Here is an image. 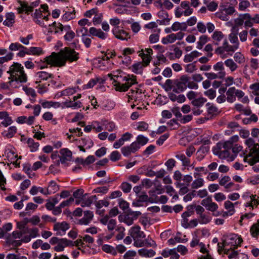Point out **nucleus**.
Instances as JSON below:
<instances>
[{
    "label": "nucleus",
    "instance_id": "nucleus-19",
    "mask_svg": "<svg viewBox=\"0 0 259 259\" xmlns=\"http://www.w3.org/2000/svg\"><path fill=\"white\" fill-rule=\"evenodd\" d=\"M35 77L36 78L35 83H38L41 81L47 80L49 78H53V75L52 74L46 71H39L36 74Z\"/></svg>",
    "mask_w": 259,
    "mask_h": 259
},
{
    "label": "nucleus",
    "instance_id": "nucleus-37",
    "mask_svg": "<svg viewBox=\"0 0 259 259\" xmlns=\"http://www.w3.org/2000/svg\"><path fill=\"white\" fill-rule=\"evenodd\" d=\"M138 253L140 255L145 257H152L155 254V252L152 249H146L142 248L138 250Z\"/></svg>",
    "mask_w": 259,
    "mask_h": 259
},
{
    "label": "nucleus",
    "instance_id": "nucleus-21",
    "mask_svg": "<svg viewBox=\"0 0 259 259\" xmlns=\"http://www.w3.org/2000/svg\"><path fill=\"white\" fill-rule=\"evenodd\" d=\"M91 34L97 36L101 39H105L107 37V34L105 33L100 29H97L95 27H91L89 30Z\"/></svg>",
    "mask_w": 259,
    "mask_h": 259
},
{
    "label": "nucleus",
    "instance_id": "nucleus-11",
    "mask_svg": "<svg viewBox=\"0 0 259 259\" xmlns=\"http://www.w3.org/2000/svg\"><path fill=\"white\" fill-rule=\"evenodd\" d=\"M19 6L17 7V10L19 14L25 13L27 15L32 12V9L29 6V4L25 1L18 0Z\"/></svg>",
    "mask_w": 259,
    "mask_h": 259
},
{
    "label": "nucleus",
    "instance_id": "nucleus-43",
    "mask_svg": "<svg viewBox=\"0 0 259 259\" xmlns=\"http://www.w3.org/2000/svg\"><path fill=\"white\" fill-rule=\"evenodd\" d=\"M66 107H71L74 109L79 108L81 106V103L80 101H66L64 103Z\"/></svg>",
    "mask_w": 259,
    "mask_h": 259
},
{
    "label": "nucleus",
    "instance_id": "nucleus-62",
    "mask_svg": "<svg viewBox=\"0 0 259 259\" xmlns=\"http://www.w3.org/2000/svg\"><path fill=\"white\" fill-rule=\"evenodd\" d=\"M167 125L170 127V129L171 130H176V129L178 128L180 126V124L175 119H172L170 120L168 122Z\"/></svg>",
    "mask_w": 259,
    "mask_h": 259
},
{
    "label": "nucleus",
    "instance_id": "nucleus-56",
    "mask_svg": "<svg viewBox=\"0 0 259 259\" xmlns=\"http://www.w3.org/2000/svg\"><path fill=\"white\" fill-rule=\"evenodd\" d=\"M232 144V147L231 148L233 154H231V156H234L235 159L237 154L242 150V147L238 144Z\"/></svg>",
    "mask_w": 259,
    "mask_h": 259
},
{
    "label": "nucleus",
    "instance_id": "nucleus-24",
    "mask_svg": "<svg viewBox=\"0 0 259 259\" xmlns=\"http://www.w3.org/2000/svg\"><path fill=\"white\" fill-rule=\"evenodd\" d=\"M6 19L4 21V25L8 27H12L15 23V16L13 13H8L6 14Z\"/></svg>",
    "mask_w": 259,
    "mask_h": 259
},
{
    "label": "nucleus",
    "instance_id": "nucleus-40",
    "mask_svg": "<svg viewBox=\"0 0 259 259\" xmlns=\"http://www.w3.org/2000/svg\"><path fill=\"white\" fill-rule=\"evenodd\" d=\"M28 49L29 55L39 56L44 53V51L40 47H31Z\"/></svg>",
    "mask_w": 259,
    "mask_h": 259
},
{
    "label": "nucleus",
    "instance_id": "nucleus-63",
    "mask_svg": "<svg viewBox=\"0 0 259 259\" xmlns=\"http://www.w3.org/2000/svg\"><path fill=\"white\" fill-rule=\"evenodd\" d=\"M143 66H145V65H143L141 62L136 63L132 66L133 71L136 73H141Z\"/></svg>",
    "mask_w": 259,
    "mask_h": 259
},
{
    "label": "nucleus",
    "instance_id": "nucleus-64",
    "mask_svg": "<svg viewBox=\"0 0 259 259\" xmlns=\"http://www.w3.org/2000/svg\"><path fill=\"white\" fill-rule=\"evenodd\" d=\"M121 190L125 193H129L132 189V185L127 182H123L120 186Z\"/></svg>",
    "mask_w": 259,
    "mask_h": 259
},
{
    "label": "nucleus",
    "instance_id": "nucleus-31",
    "mask_svg": "<svg viewBox=\"0 0 259 259\" xmlns=\"http://www.w3.org/2000/svg\"><path fill=\"white\" fill-rule=\"evenodd\" d=\"M17 129L16 126H12L10 127L7 130L4 131L2 133L4 137L7 138H11L14 136L17 133Z\"/></svg>",
    "mask_w": 259,
    "mask_h": 259
},
{
    "label": "nucleus",
    "instance_id": "nucleus-26",
    "mask_svg": "<svg viewBox=\"0 0 259 259\" xmlns=\"http://www.w3.org/2000/svg\"><path fill=\"white\" fill-rule=\"evenodd\" d=\"M226 100L229 103H233L236 100L235 97V88L231 87L226 92Z\"/></svg>",
    "mask_w": 259,
    "mask_h": 259
},
{
    "label": "nucleus",
    "instance_id": "nucleus-59",
    "mask_svg": "<svg viewBox=\"0 0 259 259\" xmlns=\"http://www.w3.org/2000/svg\"><path fill=\"white\" fill-rule=\"evenodd\" d=\"M125 229L123 227H117L116 229V231L118 233L116 236V239L118 240H121L125 236L124 233Z\"/></svg>",
    "mask_w": 259,
    "mask_h": 259
},
{
    "label": "nucleus",
    "instance_id": "nucleus-41",
    "mask_svg": "<svg viewBox=\"0 0 259 259\" xmlns=\"http://www.w3.org/2000/svg\"><path fill=\"white\" fill-rule=\"evenodd\" d=\"M6 242L14 246H19L21 245V241L14 239L11 235H9L6 238Z\"/></svg>",
    "mask_w": 259,
    "mask_h": 259
},
{
    "label": "nucleus",
    "instance_id": "nucleus-28",
    "mask_svg": "<svg viewBox=\"0 0 259 259\" xmlns=\"http://www.w3.org/2000/svg\"><path fill=\"white\" fill-rule=\"evenodd\" d=\"M59 186L54 181H51L49 182L48 188V195L54 194L59 190Z\"/></svg>",
    "mask_w": 259,
    "mask_h": 259
},
{
    "label": "nucleus",
    "instance_id": "nucleus-35",
    "mask_svg": "<svg viewBox=\"0 0 259 259\" xmlns=\"http://www.w3.org/2000/svg\"><path fill=\"white\" fill-rule=\"evenodd\" d=\"M96 199L97 197L96 195L88 197L87 198H85L84 196V198L81 202V206L82 207H89L92 204L93 201Z\"/></svg>",
    "mask_w": 259,
    "mask_h": 259
},
{
    "label": "nucleus",
    "instance_id": "nucleus-60",
    "mask_svg": "<svg viewBox=\"0 0 259 259\" xmlns=\"http://www.w3.org/2000/svg\"><path fill=\"white\" fill-rule=\"evenodd\" d=\"M37 205L34 204L33 203H28L25 208L26 213H31L33 212L37 208Z\"/></svg>",
    "mask_w": 259,
    "mask_h": 259
},
{
    "label": "nucleus",
    "instance_id": "nucleus-14",
    "mask_svg": "<svg viewBox=\"0 0 259 259\" xmlns=\"http://www.w3.org/2000/svg\"><path fill=\"white\" fill-rule=\"evenodd\" d=\"M137 145V144L132 143L130 146L122 147L121 149L122 154L124 156H128L132 153H135L139 150Z\"/></svg>",
    "mask_w": 259,
    "mask_h": 259
},
{
    "label": "nucleus",
    "instance_id": "nucleus-29",
    "mask_svg": "<svg viewBox=\"0 0 259 259\" xmlns=\"http://www.w3.org/2000/svg\"><path fill=\"white\" fill-rule=\"evenodd\" d=\"M224 64L232 72L236 71L238 68L237 63L232 59L226 60L224 62Z\"/></svg>",
    "mask_w": 259,
    "mask_h": 259
},
{
    "label": "nucleus",
    "instance_id": "nucleus-4",
    "mask_svg": "<svg viewBox=\"0 0 259 259\" xmlns=\"http://www.w3.org/2000/svg\"><path fill=\"white\" fill-rule=\"evenodd\" d=\"M189 80V77L186 75H183L180 79L171 80L167 79L163 85L165 91H172L173 93H180L183 92L187 88V83Z\"/></svg>",
    "mask_w": 259,
    "mask_h": 259
},
{
    "label": "nucleus",
    "instance_id": "nucleus-46",
    "mask_svg": "<svg viewBox=\"0 0 259 259\" xmlns=\"http://www.w3.org/2000/svg\"><path fill=\"white\" fill-rule=\"evenodd\" d=\"M233 58L234 61L239 64L244 63L245 61V59L244 55L240 52H236L234 54Z\"/></svg>",
    "mask_w": 259,
    "mask_h": 259
},
{
    "label": "nucleus",
    "instance_id": "nucleus-6",
    "mask_svg": "<svg viewBox=\"0 0 259 259\" xmlns=\"http://www.w3.org/2000/svg\"><path fill=\"white\" fill-rule=\"evenodd\" d=\"M128 234L134 240V245L137 247L143 246H151L152 244L149 242L147 239L143 240L146 237L144 232L141 230L139 225H135L128 230Z\"/></svg>",
    "mask_w": 259,
    "mask_h": 259
},
{
    "label": "nucleus",
    "instance_id": "nucleus-23",
    "mask_svg": "<svg viewBox=\"0 0 259 259\" xmlns=\"http://www.w3.org/2000/svg\"><path fill=\"white\" fill-rule=\"evenodd\" d=\"M224 35L221 31H214L211 35L212 41L215 45H219L220 42L223 39Z\"/></svg>",
    "mask_w": 259,
    "mask_h": 259
},
{
    "label": "nucleus",
    "instance_id": "nucleus-8",
    "mask_svg": "<svg viewBox=\"0 0 259 259\" xmlns=\"http://www.w3.org/2000/svg\"><path fill=\"white\" fill-rule=\"evenodd\" d=\"M238 48L233 45L229 44L227 39H225L221 46L218 47L215 50V53L220 56L222 59L232 56L235 51Z\"/></svg>",
    "mask_w": 259,
    "mask_h": 259
},
{
    "label": "nucleus",
    "instance_id": "nucleus-1",
    "mask_svg": "<svg viewBox=\"0 0 259 259\" xmlns=\"http://www.w3.org/2000/svg\"><path fill=\"white\" fill-rule=\"evenodd\" d=\"M79 59V54L74 49L66 47L58 53L53 52L51 55L45 57V62L51 66L62 67L66 61L72 62Z\"/></svg>",
    "mask_w": 259,
    "mask_h": 259
},
{
    "label": "nucleus",
    "instance_id": "nucleus-13",
    "mask_svg": "<svg viewBox=\"0 0 259 259\" xmlns=\"http://www.w3.org/2000/svg\"><path fill=\"white\" fill-rule=\"evenodd\" d=\"M60 161L61 163H65L71 160L72 158V152L67 148H63L60 150Z\"/></svg>",
    "mask_w": 259,
    "mask_h": 259
},
{
    "label": "nucleus",
    "instance_id": "nucleus-61",
    "mask_svg": "<svg viewBox=\"0 0 259 259\" xmlns=\"http://www.w3.org/2000/svg\"><path fill=\"white\" fill-rule=\"evenodd\" d=\"M211 220V218L204 213L199 215V222L202 224H206Z\"/></svg>",
    "mask_w": 259,
    "mask_h": 259
},
{
    "label": "nucleus",
    "instance_id": "nucleus-18",
    "mask_svg": "<svg viewBox=\"0 0 259 259\" xmlns=\"http://www.w3.org/2000/svg\"><path fill=\"white\" fill-rule=\"evenodd\" d=\"M0 119L3 120L1 125L5 127H7L13 123L12 118L6 111L0 112Z\"/></svg>",
    "mask_w": 259,
    "mask_h": 259
},
{
    "label": "nucleus",
    "instance_id": "nucleus-45",
    "mask_svg": "<svg viewBox=\"0 0 259 259\" xmlns=\"http://www.w3.org/2000/svg\"><path fill=\"white\" fill-rule=\"evenodd\" d=\"M27 143L31 152L36 151L38 149L39 146V143L37 142H35L34 140L32 138H29L27 140Z\"/></svg>",
    "mask_w": 259,
    "mask_h": 259
},
{
    "label": "nucleus",
    "instance_id": "nucleus-10",
    "mask_svg": "<svg viewBox=\"0 0 259 259\" xmlns=\"http://www.w3.org/2000/svg\"><path fill=\"white\" fill-rule=\"evenodd\" d=\"M201 204L204 206L207 210L211 212L216 211L218 208V204L212 202L210 196H208L205 198L203 199L201 201Z\"/></svg>",
    "mask_w": 259,
    "mask_h": 259
},
{
    "label": "nucleus",
    "instance_id": "nucleus-20",
    "mask_svg": "<svg viewBox=\"0 0 259 259\" xmlns=\"http://www.w3.org/2000/svg\"><path fill=\"white\" fill-rule=\"evenodd\" d=\"M168 98L172 102H177L178 103H183L185 102L186 98L184 95H176L173 92L169 93L168 94Z\"/></svg>",
    "mask_w": 259,
    "mask_h": 259
},
{
    "label": "nucleus",
    "instance_id": "nucleus-3",
    "mask_svg": "<svg viewBox=\"0 0 259 259\" xmlns=\"http://www.w3.org/2000/svg\"><path fill=\"white\" fill-rule=\"evenodd\" d=\"M7 73L10 74L9 81L10 85L14 81L21 83H25L28 80L26 73L24 70V67L19 63H14L9 68Z\"/></svg>",
    "mask_w": 259,
    "mask_h": 259
},
{
    "label": "nucleus",
    "instance_id": "nucleus-39",
    "mask_svg": "<svg viewBox=\"0 0 259 259\" xmlns=\"http://www.w3.org/2000/svg\"><path fill=\"white\" fill-rule=\"evenodd\" d=\"M206 101L205 98L200 97L192 100L191 103L193 106L202 108Z\"/></svg>",
    "mask_w": 259,
    "mask_h": 259
},
{
    "label": "nucleus",
    "instance_id": "nucleus-44",
    "mask_svg": "<svg viewBox=\"0 0 259 259\" xmlns=\"http://www.w3.org/2000/svg\"><path fill=\"white\" fill-rule=\"evenodd\" d=\"M250 232L253 237H257L259 236V221L251 227Z\"/></svg>",
    "mask_w": 259,
    "mask_h": 259
},
{
    "label": "nucleus",
    "instance_id": "nucleus-33",
    "mask_svg": "<svg viewBox=\"0 0 259 259\" xmlns=\"http://www.w3.org/2000/svg\"><path fill=\"white\" fill-rule=\"evenodd\" d=\"M171 29L174 31H177L179 30L185 31L187 29L186 23H180L179 22H175L171 25Z\"/></svg>",
    "mask_w": 259,
    "mask_h": 259
},
{
    "label": "nucleus",
    "instance_id": "nucleus-51",
    "mask_svg": "<svg viewBox=\"0 0 259 259\" xmlns=\"http://www.w3.org/2000/svg\"><path fill=\"white\" fill-rule=\"evenodd\" d=\"M225 249V253L228 255V258L230 259L235 258L238 255L237 251L234 250L233 247L230 249V247Z\"/></svg>",
    "mask_w": 259,
    "mask_h": 259
},
{
    "label": "nucleus",
    "instance_id": "nucleus-12",
    "mask_svg": "<svg viewBox=\"0 0 259 259\" xmlns=\"http://www.w3.org/2000/svg\"><path fill=\"white\" fill-rule=\"evenodd\" d=\"M73 241L68 240L66 238L60 239V241L54 247L56 251H62L64 248L67 246H73Z\"/></svg>",
    "mask_w": 259,
    "mask_h": 259
},
{
    "label": "nucleus",
    "instance_id": "nucleus-2",
    "mask_svg": "<svg viewBox=\"0 0 259 259\" xmlns=\"http://www.w3.org/2000/svg\"><path fill=\"white\" fill-rule=\"evenodd\" d=\"M238 140V136L235 135L231 137L228 141L219 142L213 148V154L221 159H226L228 161H233L234 156H231L230 150L232 147V144Z\"/></svg>",
    "mask_w": 259,
    "mask_h": 259
},
{
    "label": "nucleus",
    "instance_id": "nucleus-48",
    "mask_svg": "<svg viewBox=\"0 0 259 259\" xmlns=\"http://www.w3.org/2000/svg\"><path fill=\"white\" fill-rule=\"evenodd\" d=\"M204 181L202 178H197L195 179L191 184L192 189H198L204 185Z\"/></svg>",
    "mask_w": 259,
    "mask_h": 259
},
{
    "label": "nucleus",
    "instance_id": "nucleus-34",
    "mask_svg": "<svg viewBox=\"0 0 259 259\" xmlns=\"http://www.w3.org/2000/svg\"><path fill=\"white\" fill-rule=\"evenodd\" d=\"M50 14H47L46 16H44L40 20H36V23L39 25L40 26L47 28L50 25V23L49 22V18Z\"/></svg>",
    "mask_w": 259,
    "mask_h": 259
},
{
    "label": "nucleus",
    "instance_id": "nucleus-52",
    "mask_svg": "<svg viewBox=\"0 0 259 259\" xmlns=\"http://www.w3.org/2000/svg\"><path fill=\"white\" fill-rule=\"evenodd\" d=\"M52 27L55 28V33H58L60 32H62L65 29V25H63L60 22H54L52 23Z\"/></svg>",
    "mask_w": 259,
    "mask_h": 259
},
{
    "label": "nucleus",
    "instance_id": "nucleus-49",
    "mask_svg": "<svg viewBox=\"0 0 259 259\" xmlns=\"http://www.w3.org/2000/svg\"><path fill=\"white\" fill-rule=\"evenodd\" d=\"M250 92L254 96H259V82H255L249 86Z\"/></svg>",
    "mask_w": 259,
    "mask_h": 259
},
{
    "label": "nucleus",
    "instance_id": "nucleus-9",
    "mask_svg": "<svg viewBox=\"0 0 259 259\" xmlns=\"http://www.w3.org/2000/svg\"><path fill=\"white\" fill-rule=\"evenodd\" d=\"M100 222L103 225H107L108 230L111 232L114 230L116 231L117 228L119 227L117 226L116 220L113 219H110L109 216L107 215L100 219Z\"/></svg>",
    "mask_w": 259,
    "mask_h": 259
},
{
    "label": "nucleus",
    "instance_id": "nucleus-53",
    "mask_svg": "<svg viewBox=\"0 0 259 259\" xmlns=\"http://www.w3.org/2000/svg\"><path fill=\"white\" fill-rule=\"evenodd\" d=\"M9 49L11 51H15L21 49L27 50V48L18 42L12 43L9 46Z\"/></svg>",
    "mask_w": 259,
    "mask_h": 259
},
{
    "label": "nucleus",
    "instance_id": "nucleus-58",
    "mask_svg": "<svg viewBox=\"0 0 259 259\" xmlns=\"http://www.w3.org/2000/svg\"><path fill=\"white\" fill-rule=\"evenodd\" d=\"M23 90L25 92L26 94L28 96H30L33 98H35L36 94L34 89L31 88H28L27 86L23 87Z\"/></svg>",
    "mask_w": 259,
    "mask_h": 259
},
{
    "label": "nucleus",
    "instance_id": "nucleus-47",
    "mask_svg": "<svg viewBox=\"0 0 259 259\" xmlns=\"http://www.w3.org/2000/svg\"><path fill=\"white\" fill-rule=\"evenodd\" d=\"M209 38L206 35H202L200 36L199 41L197 42V48L201 49L203 46L208 41Z\"/></svg>",
    "mask_w": 259,
    "mask_h": 259
},
{
    "label": "nucleus",
    "instance_id": "nucleus-57",
    "mask_svg": "<svg viewBox=\"0 0 259 259\" xmlns=\"http://www.w3.org/2000/svg\"><path fill=\"white\" fill-rule=\"evenodd\" d=\"M34 21L36 23V20H40L45 15H43L42 11L39 9H36L35 12L32 15Z\"/></svg>",
    "mask_w": 259,
    "mask_h": 259
},
{
    "label": "nucleus",
    "instance_id": "nucleus-54",
    "mask_svg": "<svg viewBox=\"0 0 259 259\" xmlns=\"http://www.w3.org/2000/svg\"><path fill=\"white\" fill-rule=\"evenodd\" d=\"M224 206L226 209L228 210L230 215L234 213L235 211L234 204L231 201H226L224 203Z\"/></svg>",
    "mask_w": 259,
    "mask_h": 259
},
{
    "label": "nucleus",
    "instance_id": "nucleus-42",
    "mask_svg": "<svg viewBox=\"0 0 259 259\" xmlns=\"http://www.w3.org/2000/svg\"><path fill=\"white\" fill-rule=\"evenodd\" d=\"M148 141V139L143 135H139L136 139V141L133 142L137 144L138 146V149L140 147L145 145Z\"/></svg>",
    "mask_w": 259,
    "mask_h": 259
},
{
    "label": "nucleus",
    "instance_id": "nucleus-7",
    "mask_svg": "<svg viewBox=\"0 0 259 259\" xmlns=\"http://www.w3.org/2000/svg\"><path fill=\"white\" fill-rule=\"evenodd\" d=\"M107 76L110 78L111 80H113V82L114 83V86L115 87V90L116 91L119 92H125L127 91L130 87H131L133 84L137 83L136 82V77L133 76L132 77H131L129 75L122 78L121 76H116L117 78H121L122 81H125V82L124 83H121L120 81L113 79V75L111 73L108 74ZM114 76L115 77V76Z\"/></svg>",
    "mask_w": 259,
    "mask_h": 259
},
{
    "label": "nucleus",
    "instance_id": "nucleus-5",
    "mask_svg": "<svg viewBox=\"0 0 259 259\" xmlns=\"http://www.w3.org/2000/svg\"><path fill=\"white\" fill-rule=\"evenodd\" d=\"M245 144L249 148V152L244 157L243 160L253 165L259 162V144L255 143L252 139L249 138L246 140Z\"/></svg>",
    "mask_w": 259,
    "mask_h": 259
},
{
    "label": "nucleus",
    "instance_id": "nucleus-50",
    "mask_svg": "<svg viewBox=\"0 0 259 259\" xmlns=\"http://www.w3.org/2000/svg\"><path fill=\"white\" fill-rule=\"evenodd\" d=\"M176 40L174 33L170 34L162 39V42L163 44H171Z\"/></svg>",
    "mask_w": 259,
    "mask_h": 259
},
{
    "label": "nucleus",
    "instance_id": "nucleus-22",
    "mask_svg": "<svg viewBox=\"0 0 259 259\" xmlns=\"http://www.w3.org/2000/svg\"><path fill=\"white\" fill-rule=\"evenodd\" d=\"M229 240L230 241L226 243L225 244L226 245L227 244L230 245V249H231L232 247H233L234 249L236 248L242 242V239L236 235L230 238Z\"/></svg>",
    "mask_w": 259,
    "mask_h": 259
},
{
    "label": "nucleus",
    "instance_id": "nucleus-27",
    "mask_svg": "<svg viewBox=\"0 0 259 259\" xmlns=\"http://www.w3.org/2000/svg\"><path fill=\"white\" fill-rule=\"evenodd\" d=\"M69 228L68 224L65 222L57 223L54 225V230L61 233V231L65 232Z\"/></svg>",
    "mask_w": 259,
    "mask_h": 259
},
{
    "label": "nucleus",
    "instance_id": "nucleus-17",
    "mask_svg": "<svg viewBox=\"0 0 259 259\" xmlns=\"http://www.w3.org/2000/svg\"><path fill=\"white\" fill-rule=\"evenodd\" d=\"M112 32L117 38L121 40H126L129 37L128 34L124 30L119 29V26L115 27Z\"/></svg>",
    "mask_w": 259,
    "mask_h": 259
},
{
    "label": "nucleus",
    "instance_id": "nucleus-25",
    "mask_svg": "<svg viewBox=\"0 0 259 259\" xmlns=\"http://www.w3.org/2000/svg\"><path fill=\"white\" fill-rule=\"evenodd\" d=\"M64 31L66 32L64 38L65 40L71 41L75 36V33L71 29L69 25H65V29Z\"/></svg>",
    "mask_w": 259,
    "mask_h": 259
},
{
    "label": "nucleus",
    "instance_id": "nucleus-16",
    "mask_svg": "<svg viewBox=\"0 0 259 259\" xmlns=\"http://www.w3.org/2000/svg\"><path fill=\"white\" fill-rule=\"evenodd\" d=\"M237 35L238 29H236L235 27H233L231 29V32L229 34V40L232 45L239 48V41Z\"/></svg>",
    "mask_w": 259,
    "mask_h": 259
},
{
    "label": "nucleus",
    "instance_id": "nucleus-32",
    "mask_svg": "<svg viewBox=\"0 0 259 259\" xmlns=\"http://www.w3.org/2000/svg\"><path fill=\"white\" fill-rule=\"evenodd\" d=\"M137 199L139 200V201L142 202H149L150 203H154V200L152 197H149L146 194V193L143 191L142 193L137 196Z\"/></svg>",
    "mask_w": 259,
    "mask_h": 259
},
{
    "label": "nucleus",
    "instance_id": "nucleus-15",
    "mask_svg": "<svg viewBox=\"0 0 259 259\" xmlns=\"http://www.w3.org/2000/svg\"><path fill=\"white\" fill-rule=\"evenodd\" d=\"M145 51L146 53V54L144 53L143 49L141 50L139 52V56L142 59L143 61L145 64V66H147L151 61V57L150 55L152 54L153 51L151 49L148 48L146 49Z\"/></svg>",
    "mask_w": 259,
    "mask_h": 259
},
{
    "label": "nucleus",
    "instance_id": "nucleus-55",
    "mask_svg": "<svg viewBox=\"0 0 259 259\" xmlns=\"http://www.w3.org/2000/svg\"><path fill=\"white\" fill-rule=\"evenodd\" d=\"M102 249L105 252L111 253L114 255H115L117 254L116 249L109 245H105L103 246Z\"/></svg>",
    "mask_w": 259,
    "mask_h": 259
},
{
    "label": "nucleus",
    "instance_id": "nucleus-36",
    "mask_svg": "<svg viewBox=\"0 0 259 259\" xmlns=\"http://www.w3.org/2000/svg\"><path fill=\"white\" fill-rule=\"evenodd\" d=\"M41 104L44 108H50L51 107L57 108L61 106V104L58 102L44 101L41 102Z\"/></svg>",
    "mask_w": 259,
    "mask_h": 259
},
{
    "label": "nucleus",
    "instance_id": "nucleus-30",
    "mask_svg": "<svg viewBox=\"0 0 259 259\" xmlns=\"http://www.w3.org/2000/svg\"><path fill=\"white\" fill-rule=\"evenodd\" d=\"M234 109L238 112L243 113L245 115H249L251 113V111L249 107H244L241 104L235 105Z\"/></svg>",
    "mask_w": 259,
    "mask_h": 259
},
{
    "label": "nucleus",
    "instance_id": "nucleus-38",
    "mask_svg": "<svg viewBox=\"0 0 259 259\" xmlns=\"http://www.w3.org/2000/svg\"><path fill=\"white\" fill-rule=\"evenodd\" d=\"M226 75L225 72H219L218 74L213 72L205 73V75L208 79H214L216 78H223Z\"/></svg>",
    "mask_w": 259,
    "mask_h": 259
}]
</instances>
